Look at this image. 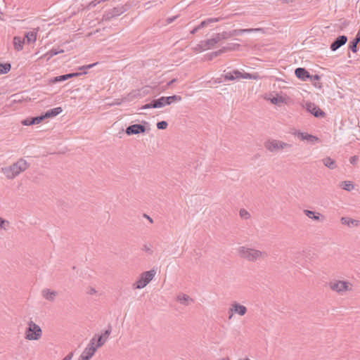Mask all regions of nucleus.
I'll return each instance as SVG.
<instances>
[{"mask_svg":"<svg viewBox=\"0 0 360 360\" xmlns=\"http://www.w3.org/2000/svg\"><path fill=\"white\" fill-rule=\"evenodd\" d=\"M240 78L257 79V76L254 75H251V74L247 73V72H245V73H242L241 72Z\"/></svg>","mask_w":360,"mask_h":360,"instance_id":"nucleus-37","label":"nucleus"},{"mask_svg":"<svg viewBox=\"0 0 360 360\" xmlns=\"http://www.w3.org/2000/svg\"><path fill=\"white\" fill-rule=\"evenodd\" d=\"M340 222L342 224L350 228L360 226V221L350 217H342L340 219Z\"/></svg>","mask_w":360,"mask_h":360,"instance_id":"nucleus-16","label":"nucleus"},{"mask_svg":"<svg viewBox=\"0 0 360 360\" xmlns=\"http://www.w3.org/2000/svg\"><path fill=\"white\" fill-rule=\"evenodd\" d=\"M43 335L41 328L32 321L27 322V327L25 330L24 337L28 341H38Z\"/></svg>","mask_w":360,"mask_h":360,"instance_id":"nucleus-4","label":"nucleus"},{"mask_svg":"<svg viewBox=\"0 0 360 360\" xmlns=\"http://www.w3.org/2000/svg\"><path fill=\"white\" fill-rule=\"evenodd\" d=\"M247 311H248V309L245 305H243L236 301L233 302L230 304V307H229V311H228L229 319H231L232 317L236 314L239 315L240 316H245L246 314Z\"/></svg>","mask_w":360,"mask_h":360,"instance_id":"nucleus-7","label":"nucleus"},{"mask_svg":"<svg viewBox=\"0 0 360 360\" xmlns=\"http://www.w3.org/2000/svg\"><path fill=\"white\" fill-rule=\"evenodd\" d=\"M304 213L309 219H314L317 221H321L323 219V215L319 212H313L309 210H304Z\"/></svg>","mask_w":360,"mask_h":360,"instance_id":"nucleus-20","label":"nucleus"},{"mask_svg":"<svg viewBox=\"0 0 360 360\" xmlns=\"http://www.w3.org/2000/svg\"><path fill=\"white\" fill-rule=\"evenodd\" d=\"M42 297L49 301H53L58 293L56 290H51V289H44L41 292Z\"/></svg>","mask_w":360,"mask_h":360,"instance_id":"nucleus-17","label":"nucleus"},{"mask_svg":"<svg viewBox=\"0 0 360 360\" xmlns=\"http://www.w3.org/2000/svg\"><path fill=\"white\" fill-rule=\"evenodd\" d=\"M231 49H233V48H232V47H224L223 49H220L219 51H216L214 53V55L215 56H218L219 54L224 52L226 50H231Z\"/></svg>","mask_w":360,"mask_h":360,"instance_id":"nucleus-44","label":"nucleus"},{"mask_svg":"<svg viewBox=\"0 0 360 360\" xmlns=\"http://www.w3.org/2000/svg\"><path fill=\"white\" fill-rule=\"evenodd\" d=\"M126 10L127 9H126V8H124V6L115 7L112 9H111V10L108 11V12H106L105 14L104 15V18L106 20H109V19H110L112 18L120 15L124 12H125Z\"/></svg>","mask_w":360,"mask_h":360,"instance_id":"nucleus-11","label":"nucleus"},{"mask_svg":"<svg viewBox=\"0 0 360 360\" xmlns=\"http://www.w3.org/2000/svg\"><path fill=\"white\" fill-rule=\"evenodd\" d=\"M239 215L243 219H248L251 217L250 212L248 210H246L245 209L240 210Z\"/></svg>","mask_w":360,"mask_h":360,"instance_id":"nucleus-33","label":"nucleus"},{"mask_svg":"<svg viewBox=\"0 0 360 360\" xmlns=\"http://www.w3.org/2000/svg\"><path fill=\"white\" fill-rule=\"evenodd\" d=\"M66 76L65 75H60V76H58V77H56L54 78V82H63V81H65L66 80Z\"/></svg>","mask_w":360,"mask_h":360,"instance_id":"nucleus-43","label":"nucleus"},{"mask_svg":"<svg viewBox=\"0 0 360 360\" xmlns=\"http://www.w3.org/2000/svg\"><path fill=\"white\" fill-rule=\"evenodd\" d=\"M96 338H92L90 344L85 348L81 354L79 360H89L95 354L96 347H95Z\"/></svg>","mask_w":360,"mask_h":360,"instance_id":"nucleus-8","label":"nucleus"},{"mask_svg":"<svg viewBox=\"0 0 360 360\" xmlns=\"http://www.w3.org/2000/svg\"><path fill=\"white\" fill-rule=\"evenodd\" d=\"M62 111H63V110L60 107L52 108V109L48 110L44 115V117H45V118L53 117L58 115V114H60Z\"/></svg>","mask_w":360,"mask_h":360,"instance_id":"nucleus-24","label":"nucleus"},{"mask_svg":"<svg viewBox=\"0 0 360 360\" xmlns=\"http://www.w3.org/2000/svg\"><path fill=\"white\" fill-rule=\"evenodd\" d=\"M230 32H231V37H236V36H238L240 34H243V29L233 30H231Z\"/></svg>","mask_w":360,"mask_h":360,"instance_id":"nucleus-40","label":"nucleus"},{"mask_svg":"<svg viewBox=\"0 0 360 360\" xmlns=\"http://www.w3.org/2000/svg\"><path fill=\"white\" fill-rule=\"evenodd\" d=\"M342 188L346 191H351L354 188V186L350 181H345L342 184Z\"/></svg>","mask_w":360,"mask_h":360,"instance_id":"nucleus-34","label":"nucleus"},{"mask_svg":"<svg viewBox=\"0 0 360 360\" xmlns=\"http://www.w3.org/2000/svg\"><path fill=\"white\" fill-rule=\"evenodd\" d=\"M64 51L63 49H52L51 50H50L48 53H46V54H44V57L45 56H48V60H49L51 58H52L53 56L58 54V53H63Z\"/></svg>","mask_w":360,"mask_h":360,"instance_id":"nucleus-31","label":"nucleus"},{"mask_svg":"<svg viewBox=\"0 0 360 360\" xmlns=\"http://www.w3.org/2000/svg\"><path fill=\"white\" fill-rule=\"evenodd\" d=\"M176 301L183 305H189L194 302L193 299L184 293H179L176 297Z\"/></svg>","mask_w":360,"mask_h":360,"instance_id":"nucleus-15","label":"nucleus"},{"mask_svg":"<svg viewBox=\"0 0 360 360\" xmlns=\"http://www.w3.org/2000/svg\"><path fill=\"white\" fill-rule=\"evenodd\" d=\"M72 356V354H68V356H66L63 359V360H71Z\"/></svg>","mask_w":360,"mask_h":360,"instance_id":"nucleus-54","label":"nucleus"},{"mask_svg":"<svg viewBox=\"0 0 360 360\" xmlns=\"http://www.w3.org/2000/svg\"><path fill=\"white\" fill-rule=\"evenodd\" d=\"M21 123L22 125H25V126H29V125L33 124V122H32V117H28L27 119L23 120L21 122Z\"/></svg>","mask_w":360,"mask_h":360,"instance_id":"nucleus-41","label":"nucleus"},{"mask_svg":"<svg viewBox=\"0 0 360 360\" xmlns=\"http://www.w3.org/2000/svg\"><path fill=\"white\" fill-rule=\"evenodd\" d=\"M11 65L9 63L0 64V74H6L11 70Z\"/></svg>","mask_w":360,"mask_h":360,"instance_id":"nucleus-32","label":"nucleus"},{"mask_svg":"<svg viewBox=\"0 0 360 360\" xmlns=\"http://www.w3.org/2000/svg\"><path fill=\"white\" fill-rule=\"evenodd\" d=\"M83 74H86V72L72 73V77H77V76L82 75Z\"/></svg>","mask_w":360,"mask_h":360,"instance_id":"nucleus-51","label":"nucleus"},{"mask_svg":"<svg viewBox=\"0 0 360 360\" xmlns=\"http://www.w3.org/2000/svg\"><path fill=\"white\" fill-rule=\"evenodd\" d=\"M225 80L233 81L239 79L241 77V72L239 70H233V72H226L224 75Z\"/></svg>","mask_w":360,"mask_h":360,"instance_id":"nucleus-22","label":"nucleus"},{"mask_svg":"<svg viewBox=\"0 0 360 360\" xmlns=\"http://www.w3.org/2000/svg\"><path fill=\"white\" fill-rule=\"evenodd\" d=\"M155 275L156 271L155 269L142 272L133 283V288L138 290L145 288L154 278Z\"/></svg>","mask_w":360,"mask_h":360,"instance_id":"nucleus-6","label":"nucleus"},{"mask_svg":"<svg viewBox=\"0 0 360 360\" xmlns=\"http://www.w3.org/2000/svg\"><path fill=\"white\" fill-rule=\"evenodd\" d=\"M167 125H168V124L167 122L161 121V122H158L157 127L159 129H165L167 128Z\"/></svg>","mask_w":360,"mask_h":360,"instance_id":"nucleus-38","label":"nucleus"},{"mask_svg":"<svg viewBox=\"0 0 360 360\" xmlns=\"http://www.w3.org/2000/svg\"><path fill=\"white\" fill-rule=\"evenodd\" d=\"M236 252L240 258L250 262L262 260L266 257L264 251L247 245L239 246Z\"/></svg>","mask_w":360,"mask_h":360,"instance_id":"nucleus-1","label":"nucleus"},{"mask_svg":"<svg viewBox=\"0 0 360 360\" xmlns=\"http://www.w3.org/2000/svg\"><path fill=\"white\" fill-rule=\"evenodd\" d=\"M328 285L331 292L338 295H345L354 289L352 283L347 279H333Z\"/></svg>","mask_w":360,"mask_h":360,"instance_id":"nucleus-2","label":"nucleus"},{"mask_svg":"<svg viewBox=\"0 0 360 360\" xmlns=\"http://www.w3.org/2000/svg\"><path fill=\"white\" fill-rule=\"evenodd\" d=\"M97 63H93V64H90V65H83L82 67L79 68V70H87V69H90L92 67L95 66Z\"/></svg>","mask_w":360,"mask_h":360,"instance_id":"nucleus-47","label":"nucleus"},{"mask_svg":"<svg viewBox=\"0 0 360 360\" xmlns=\"http://www.w3.org/2000/svg\"><path fill=\"white\" fill-rule=\"evenodd\" d=\"M44 119L45 117H44V115H42L35 117H32V122H33V124H39Z\"/></svg>","mask_w":360,"mask_h":360,"instance_id":"nucleus-36","label":"nucleus"},{"mask_svg":"<svg viewBox=\"0 0 360 360\" xmlns=\"http://www.w3.org/2000/svg\"><path fill=\"white\" fill-rule=\"evenodd\" d=\"M65 76H66V79H70V78H72V73L67 74V75H65Z\"/></svg>","mask_w":360,"mask_h":360,"instance_id":"nucleus-56","label":"nucleus"},{"mask_svg":"<svg viewBox=\"0 0 360 360\" xmlns=\"http://www.w3.org/2000/svg\"><path fill=\"white\" fill-rule=\"evenodd\" d=\"M110 335V332L108 330H105L103 334L98 336H94L93 338H96L95 341V347L97 348L101 347L105 344L107 341Z\"/></svg>","mask_w":360,"mask_h":360,"instance_id":"nucleus-14","label":"nucleus"},{"mask_svg":"<svg viewBox=\"0 0 360 360\" xmlns=\"http://www.w3.org/2000/svg\"><path fill=\"white\" fill-rule=\"evenodd\" d=\"M146 130V129L145 126L139 124H135L127 127L125 131L127 135H133L144 133Z\"/></svg>","mask_w":360,"mask_h":360,"instance_id":"nucleus-10","label":"nucleus"},{"mask_svg":"<svg viewBox=\"0 0 360 360\" xmlns=\"http://www.w3.org/2000/svg\"><path fill=\"white\" fill-rule=\"evenodd\" d=\"M358 36H360V31L357 33Z\"/></svg>","mask_w":360,"mask_h":360,"instance_id":"nucleus-60","label":"nucleus"},{"mask_svg":"<svg viewBox=\"0 0 360 360\" xmlns=\"http://www.w3.org/2000/svg\"><path fill=\"white\" fill-rule=\"evenodd\" d=\"M219 20V18H207L205 20H203L202 22H201V23L197 26L198 27H199V30L201 29V28H203L205 27V26L211 24V23H213V22H217Z\"/></svg>","mask_w":360,"mask_h":360,"instance_id":"nucleus-28","label":"nucleus"},{"mask_svg":"<svg viewBox=\"0 0 360 360\" xmlns=\"http://www.w3.org/2000/svg\"><path fill=\"white\" fill-rule=\"evenodd\" d=\"M216 44L215 40L213 38L209 39L201 42L200 46L202 50H207L213 47Z\"/></svg>","mask_w":360,"mask_h":360,"instance_id":"nucleus-25","label":"nucleus"},{"mask_svg":"<svg viewBox=\"0 0 360 360\" xmlns=\"http://www.w3.org/2000/svg\"><path fill=\"white\" fill-rule=\"evenodd\" d=\"M8 221L4 220L3 218L0 217V228L1 229H6V226H8Z\"/></svg>","mask_w":360,"mask_h":360,"instance_id":"nucleus-42","label":"nucleus"},{"mask_svg":"<svg viewBox=\"0 0 360 360\" xmlns=\"http://www.w3.org/2000/svg\"><path fill=\"white\" fill-rule=\"evenodd\" d=\"M240 45L239 44H233V46H237L238 47Z\"/></svg>","mask_w":360,"mask_h":360,"instance_id":"nucleus-59","label":"nucleus"},{"mask_svg":"<svg viewBox=\"0 0 360 360\" xmlns=\"http://www.w3.org/2000/svg\"><path fill=\"white\" fill-rule=\"evenodd\" d=\"M320 76L318 75H312L311 76L310 75V77L309 79H310L311 80H319L320 79Z\"/></svg>","mask_w":360,"mask_h":360,"instance_id":"nucleus-49","label":"nucleus"},{"mask_svg":"<svg viewBox=\"0 0 360 360\" xmlns=\"http://www.w3.org/2000/svg\"><path fill=\"white\" fill-rule=\"evenodd\" d=\"M221 37L220 33L217 34L213 37L214 40H215V41H216V44H217L218 42H219L220 41H221V40H222V39H221Z\"/></svg>","mask_w":360,"mask_h":360,"instance_id":"nucleus-48","label":"nucleus"},{"mask_svg":"<svg viewBox=\"0 0 360 360\" xmlns=\"http://www.w3.org/2000/svg\"><path fill=\"white\" fill-rule=\"evenodd\" d=\"M181 101V97L180 96H162L161 98H158V101L160 103V107L162 108L167 105H169L173 102H178Z\"/></svg>","mask_w":360,"mask_h":360,"instance_id":"nucleus-9","label":"nucleus"},{"mask_svg":"<svg viewBox=\"0 0 360 360\" xmlns=\"http://www.w3.org/2000/svg\"><path fill=\"white\" fill-rule=\"evenodd\" d=\"M38 29L34 31L26 32L25 37L27 44L34 43L37 40Z\"/></svg>","mask_w":360,"mask_h":360,"instance_id":"nucleus-21","label":"nucleus"},{"mask_svg":"<svg viewBox=\"0 0 360 360\" xmlns=\"http://www.w3.org/2000/svg\"><path fill=\"white\" fill-rule=\"evenodd\" d=\"M218 360H231V359L229 356H223L219 358Z\"/></svg>","mask_w":360,"mask_h":360,"instance_id":"nucleus-55","label":"nucleus"},{"mask_svg":"<svg viewBox=\"0 0 360 360\" xmlns=\"http://www.w3.org/2000/svg\"><path fill=\"white\" fill-rule=\"evenodd\" d=\"M239 360H252V359H250L248 357H243V358L240 359Z\"/></svg>","mask_w":360,"mask_h":360,"instance_id":"nucleus-57","label":"nucleus"},{"mask_svg":"<svg viewBox=\"0 0 360 360\" xmlns=\"http://www.w3.org/2000/svg\"><path fill=\"white\" fill-rule=\"evenodd\" d=\"M199 30V27H195L193 30H191V33L194 34Z\"/></svg>","mask_w":360,"mask_h":360,"instance_id":"nucleus-53","label":"nucleus"},{"mask_svg":"<svg viewBox=\"0 0 360 360\" xmlns=\"http://www.w3.org/2000/svg\"><path fill=\"white\" fill-rule=\"evenodd\" d=\"M264 148L271 153L278 154L281 152H291L293 146L277 139H268L264 143Z\"/></svg>","mask_w":360,"mask_h":360,"instance_id":"nucleus-3","label":"nucleus"},{"mask_svg":"<svg viewBox=\"0 0 360 360\" xmlns=\"http://www.w3.org/2000/svg\"><path fill=\"white\" fill-rule=\"evenodd\" d=\"M264 32V30L262 28H248V29H243V33H252V32Z\"/></svg>","mask_w":360,"mask_h":360,"instance_id":"nucleus-35","label":"nucleus"},{"mask_svg":"<svg viewBox=\"0 0 360 360\" xmlns=\"http://www.w3.org/2000/svg\"><path fill=\"white\" fill-rule=\"evenodd\" d=\"M25 43V39L15 36L13 37V46L15 51H20L23 49V45Z\"/></svg>","mask_w":360,"mask_h":360,"instance_id":"nucleus-18","label":"nucleus"},{"mask_svg":"<svg viewBox=\"0 0 360 360\" xmlns=\"http://www.w3.org/2000/svg\"><path fill=\"white\" fill-rule=\"evenodd\" d=\"M176 80H177L176 79H172L170 82H169L167 83V86H171L172 84H174V82H176Z\"/></svg>","mask_w":360,"mask_h":360,"instance_id":"nucleus-52","label":"nucleus"},{"mask_svg":"<svg viewBox=\"0 0 360 360\" xmlns=\"http://www.w3.org/2000/svg\"><path fill=\"white\" fill-rule=\"evenodd\" d=\"M271 103L274 105H280L283 103H286L287 98L281 94H276V95L269 98Z\"/></svg>","mask_w":360,"mask_h":360,"instance_id":"nucleus-23","label":"nucleus"},{"mask_svg":"<svg viewBox=\"0 0 360 360\" xmlns=\"http://www.w3.org/2000/svg\"><path fill=\"white\" fill-rule=\"evenodd\" d=\"M160 103L158 99L152 101L150 103L144 105L142 108L143 109H148V108H159Z\"/></svg>","mask_w":360,"mask_h":360,"instance_id":"nucleus-30","label":"nucleus"},{"mask_svg":"<svg viewBox=\"0 0 360 360\" xmlns=\"http://www.w3.org/2000/svg\"><path fill=\"white\" fill-rule=\"evenodd\" d=\"M295 135L297 136L299 139L302 141L306 140L307 141H313L316 139L315 136H314L300 131L296 133Z\"/></svg>","mask_w":360,"mask_h":360,"instance_id":"nucleus-26","label":"nucleus"},{"mask_svg":"<svg viewBox=\"0 0 360 360\" xmlns=\"http://www.w3.org/2000/svg\"><path fill=\"white\" fill-rule=\"evenodd\" d=\"M360 41V36L356 35V37L351 42V44L349 45V49L352 51L354 53H356L357 51V44Z\"/></svg>","mask_w":360,"mask_h":360,"instance_id":"nucleus-29","label":"nucleus"},{"mask_svg":"<svg viewBox=\"0 0 360 360\" xmlns=\"http://www.w3.org/2000/svg\"><path fill=\"white\" fill-rule=\"evenodd\" d=\"M347 41V37L345 35L339 36L331 44L330 49L333 51L338 50L340 47L345 45Z\"/></svg>","mask_w":360,"mask_h":360,"instance_id":"nucleus-13","label":"nucleus"},{"mask_svg":"<svg viewBox=\"0 0 360 360\" xmlns=\"http://www.w3.org/2000/svg\"><path fill=\"white\" fill-rule=\"evenodd\" d=\"M323 164L330 169H335L338 166L334 159H323Z\"/></svg>","mask_w":360,"mask_h":360,"instance_id":"nucleus-27","label":"nucleus"},{"mask_svg":"<svg viewBox=\"0 0 360 360\" xmlns=\"http://www.w3.org/2000/svg\"><path fill=\"white\" fill-rule=\"evenodd\" d=\"M176 18H177V16H174V17H172V18H168L166 20V22H167V24H169V23L172 22Z\"/></svg>","mask_w":360,"mask_h":360,"instance_id":"nucleus-50","label":"nucleus"},{"mask_svg":"<svg viewBox=\"0 0 360 360\" xmlns=\"http://www.w3.org/2000/svg\"><path fill=\"white\" fill-rule=\"evenodd\" d=\"M98 4H100V2H98V0H94L89 4L88 8H91L93 7H95Z\"/></svg>","mask_w":360,"mask_h":360,"instance_id":"nucleus-46","label":"nucleus"},{"mask_svg":"<svg viewBox=\"0 0 360 360\" xmlns=\"http://www.w3.org/2000/svg\"><path fill=\"white\" fill-rule=\"evenodd\" d=\"M350 162L354 165L355 163V159H350Z\"/></svg>","mask_w":360,"mask_h":360,"instance_id":"nucleus-58","label":"nucleus"},{"mask_svg":"<svg viewBox=\"0 0 360 360\" xmlns=\"http://www.w3.org/2000/svg\"><path fill=\"white\" fill-rule=\"evenodd\" d=\"M87 293L90 295H94L97 293V290L94 288H89L87 289Z\"/></svg>","mask_w":360,"mask_h":360,"instance_id":"nucleus-45","label":"nucleus"},{"mask_svg":"<svg viewBox=\"0 0 360 360\" xmlns=\"http://www.w3.org/2000/svg\"><path fill=\"white\" fill-rule=\"evenodd\" d=\"M295 74L296 77L303 81H306L307 79L310 77L309 73L304 69L302 68H298L295 70Z\"/></svg>","mask_w":360,"mask_h":360,"instance_id":"nucleus-19","label":"nucleus"},{"mask_svg":"<svg viewBox=\"0 0 360 360\" xmlns=\"http://www.w3.org/2000/svg\"><path fill=\"white\" fill-rule=\"evenodd\" d=\"M28 165L25 159H19L16 162L8 167L3 169L4 173L8 179H12L21 172L26 169Z\"/></svg>","mask_w":360,"mask_h":360,"instance_id":"nucleus-5","label":"nucleus"},{"mask_svg":"<svg viewBox=\"0 0 360 360\" xmlns=\"http://www.w3.org/2000/svg\"><path fill=\"white\" fill-rule=\"evenodd\" d=\"M306 109L316 117H323L325 114L317 105L312 103H307Z\"/></svg>","mask_w":360,"mask_h":360,"instance_id":"nucleus-12","label":"nucleus"},{"mask_svg":"<svg viewBox=\"0 0 360 360\" xmlns=\"http://www.w3.org/2000/svg\"><path fill=\"white\" fill-rule=\"evenodd\" d=\"M220 34H221V39H222V40L223 39H228L231 37V32L230 31H229V32L224 31V32L220 33Z\"/></svg>","mask_w":360,"mask_h":360,"instance_id":"nucleus-39","label":"nucleus"}]
</instances>
